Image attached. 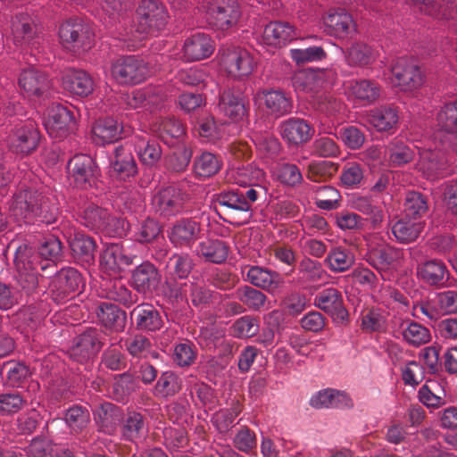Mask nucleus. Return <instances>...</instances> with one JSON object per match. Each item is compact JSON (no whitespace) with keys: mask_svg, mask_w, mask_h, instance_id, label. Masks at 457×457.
Returning a JSON list of instances; mask_svg holds the SVG:
<instances>
[{"mask_svg":"<svg viewBox=\"0 0 457 457\" xmlns=\"http://www.w3.org/2000/svg\"><path fill=\"white\" fill-rule=\"evenodd\" d=\"M11 216L18 222L38 221L52 224L56 221L58 209L51 200L41 194L23 191L15 195L11 206Z\"/></svg>","mask_w":457,"mask_h":457,"instance_id":"f257e3e1","label":"nucleus"},{"mask_svg":"<svg viewBox=\"0 0 457 457\" xmlns=\"http://www.w3.org/2000/svg\"><path fill=\"white\" fill-rule=\"evenodd\" d=\"M16 280L26 295L32 294L38 286V268L44 270L48 264L40 260L39 254L28 245H20L15 252Z\"/></svg>","mask_w":457,"mask_h":457,"instance_id":"f03ea898","label":"nucleus"},{"mask_svg":"<svg viewBox=\"0 0 457 457\" xmlns=\"http://www.w3.org/2000/svg\"><path fill=\"white\" fill-rule=\"evenodd\" d=\"M80 217L85 226L92 229H101L113 237H122L126 234V225L123 219L111 216L106 209L95 204H84L79 207Z\"/></svg>","mask_w":457,"mask_h":457,"instance_id":"7ed1b4c3","label":"nucleus"},{"mask_svg":"<svg viewBox=\"0 0 457 457\" xmlns=\"http://www.w3.org/2000/svg\"><path fill=\"white\" fill-rule=\"evenodd\" d=\"M62 46L74 54L89 50L94 43V32L90 26L79 19H71L59 29Z\"/></svg>","mask_w":457,"mask_h":457,"instance_id":"20e7f679","label":"nucleus"},{"mask_svg":"<svg viewBox=\"0 0 457 457\" xmlns=\"http://www.w3.org/2000/svg\"><path fill=\"white\" fill-rule=\"evenodd\" d=\"M108 334L97 328H88L79 334L69 350L70 357L84 363L95 357L108 341Z\"/></svg>","mask_w":457,"mask_h":457,"instance_id":"39448f33","label":"nucleus"},{"mask_svg":"<svg viewBox=\"0 0 457 457\" xmlns=\"http://www.w3.org/2000/svg\"><path fill=\"white\" fill-rule=\"evenodd\" d=\"M189 195L181 187L169 186L156 192L152 198V208L163 218L170 219L186 211Z\"/></svg>","mask_w":457,"mask_h":457,"instance_id":"423d86ee","label":"nucleus"},{"mask_svg":"<svg viewBox=\"0 0 457 457\" xmlns=\"http://www.w3.org/2000/svg\"><path fill=\"white\" fill-rule=\"evenodd\" d=\"M414 315L419 313L431 320H437L441 316L457 312V291L447 290L435 293L426 300L414 303Z\"/></svg>","mask_w":457,"mask_h":457,"instance_id":"0eeeda50","label":"nucleus"},{"mask_svg":"<svg viewBox=\"0 0 457 457\" xmlns=\"http://www.w3.org/2000/svg\"><path fill=\"white\" fill-rule=\"evenodd\" d=\"M136 31L140 34H154L164 29L169 15L165 6L156 0H143L137 10Z\"/></svg>","mask_w":457,"mask_h":457,"instance_id":"6e6552de","label":"nucleus"},{"mask_svg":"<svg viewBox=\"0 0 457 457\" xmlns=\"http://www.w3.org/2000/svg\"><path fill=\"white\" fill-rule=\"evenodd\" d=\"M148 65L135 55L118 59L112 66V75L120 84H138L149 75Z\"/></svg>","mask_w":457,"mask_h":457,"instance_id":"1a4fd4ad","label":"nucleus"},{"mask_svg":"<svg viewBox=\"0 0 457 457\" xmlns=\"http://www.w3.org/2000/svg\"><path fill=\"white\" fill-rule=\"evenodd\" d=\"M206 4L211 22L218 29L235 26L241 16L237 0H207Z\"/></svg>","mask_w":457,"mask_h":457,"instance_id":"9d476101","label":"nucleus"},{"mask_svg":"<svg viewBox=\"0 0 457 457\" xmlns=\"http://www.w3.org/2000/svg\"><path fill=\"white\" fill-rule=\"evenodd\" d=\"M74 112L73 106L54 104L44 121L48 135L59 140L63 138L75 124Z\"/></svg>","mask_w":457,"mask_h":457,"instance_id":"9b49d317","label":"nucleus"},{"mask_svg":"<svg viewBox=\"0 0 457 457\" xmlns=\"http://www.w3.org/2000/svg\"><path fill=\"white\" fill-rule=\"evenodd\" d=\"M420 170L429 179H436L450 174L449 160L445 156V143L443 148L436 145L434 148H426L420 151Z\"/></svg>","mask_w":457,"mask_h":457,"instance_id":"f8f14e48","label":"nucleus"},{"mask_svg":"<svg viewBox=\"0 0 457 457\" xmlns=\"http://www.w3.org/2000/svg\"><path fill=\"white\" fill-rule=\"evenodd\" d=\"M314 305L329 314L337 324L344 325L349 321V312L345 307L341 291L328 287L314 297Z\"/></svg>","mask_w":457,"mask_h":457,"instance_id":"ddd939ff","label":"nucleus"},{"mask_svg":"<svg viewBox=\"0 0 457 457\" xmlns=\"http://www.w3.org/2000/svg\"><path fill=\"white\" fill-rule=\"evenodd\" d=\"M392 82L403 91H412L424 82V76L414 61L401 58L392 68Z\"/></svg>","mask_w":457,"mask_h":457,"instance_id":"4468645a","label":"nucleus"},{"mask_svg":"<svg viewBox=\"0 0 457 457\" xmlns=\"http://www.w3.org/2000/svg\"><path fill=\"white\" fill-rule=\"evenodd\" d=\"M332 76V71L328 70H301L294 74L292 83L295 90L310 94L313 99L315 96L321 93Z\"/></svg>","mask_w":457,"mask_h":457,"instance_id":"2eb2a0df","label":"nucleus"},{"mask_svg":"<svg viewBox=\"0 0 457 457\" xmlns=\"http://www.w3.org/2000/svg\"><path fill=\"white\" fill-rule=\"evenodd\" d=\"M219 111L232 121L244 120L249 113V102L240 89L228 88L220 94Z\"/></svg>","mask_w":457,"mask_h":457,"instance_id":"dca6fc26","label":"nucleus"},{"mask_svg":"<svg viewBox=\"0 0 457 457\" xmlns=\"http://www.w3.org/2000/svg\"><path fill=\"white\" fill-rule=\"evenodd\" d=\"M221 62L226 71L236 79L249 76L255 66L252 54L241 47H230L224 51Z\"/></svg>","mask_w":457,"mask_h":457,"instance_id":"f3484780","label":"nucleus"},{"mask_svg":"<svg viewBox=\"0 0 457 457\" xmlns=\"http://www.w3.org/2000/svg\"><path fill=\"white\" fill-rule=\"evenodd\" d=\"M68 170L75 185L81 188L91 187L99 173L98 167L92 157L78 154L68 163Z\"/></svg>","mask_w":457,"mask_h":457,"instance_id":"a211bd4d","label":"nucleus"},{"mask_svg":"<svg viewBox=\"0 0 457 457\" xmlns=\"http://www.w3.org/2000/svg\"><path fill=\"white\" fill-rule=\"evenodd\" d=\"M162 275L159 270L150 262L137 265L131 272L130 285L138 294L154 293L160 286Z\"/></svg>","mask_w":457,"mask_h":457,"instance_id":"6ab92c4d","label":"nucleus"},{"mask_svg":"<svg viewBox=\"0 0 457 457\" xmlns=\"http://www.w3.org/2000/svg\"><path fill=\"white\" fill-rule=\"evenodd\" d=\"M39 132L33 121H27L15 128L8 138L11 151L16 154H28L34 151L39 142Z\"/></svg>","mask_w":457,"mask_h":457,"instance_id":"aec40b11","label":"nucleus"},{"mask_svg":"<svg viewBox=\"0 0 457 457\" xmlns=\"http://www.w3.org/2000/svg\"><path fill=\"white\" fill-rule=\"evenodd\" d=\"M201 224L190 218L177 220L168 231V237L175 247H191L199 238Z\"/></svg>","mask_w":457,"mask_h":457,"instance_id":"412c9836","label":"nucleus"},{"mask_svg":"<svg viewBox=\"0 0 457 457\" xmlns=\"http://www.w3.org/2000/svg\"><path fill=\"white\" fill-rule=\"evenodd\" d=\"M131 323L139 331L155 332L163 326L159 311L151 303H139L129 313Z\"/></svg>","mask_w":457,"mask_h":457,"instance_id":"4be33fe9","label":"nucleus"},{"mask_svg":"<svg viewBox=\"0 0 457 457\" xmlns=\"http://www.w3.org/2000/svg\"><path fill=\"white\" fill-rule=\"evenodd\" d=\"M109 160L110 175L117 179L126 180L137 173V166L131 151L123 145L115 147Z\"/></svg>","mask_w":457,"mask_h":457,"instance_id":"5701e85b","label":"nucleus"},{"mask_svg":"<svg viewBox=\"0 0 457 457\" xmlns=\"http://www.w3.org/2000/svg\"><path fill=\"white\" fill-rule=\"evenodd\" d=\"M215 202L216 204L224 209L226 214L239 213L243 215L242 220H228V222L233 224L237 223V225H242L248 222L251 217L250 206L245 201V198L242 195V191H221L219 194L215 195Z\"/></svg>","mask_w":457,"mask_h":457,"instance_id":"b1692460","label":"nucleus"},{"mask_svg":"<svg viewBox=\"0 0 457 457\" xmlns=\"http://www.w3.org/2000/svg\"><path fill=\"white\" fill-rule=\"evenodd\" d=\"M282 138L288 144L299 145L307 143L314 134V129L303 119L289 118L279 125Z\"/></svg>","mask_w":457,"mask_h":457,"instance_id":"393cba45","label":"nucleus"},{"mask_svg":"<svg viewBox=\"0 0 457 457\" xmlns=\"http://www.w3.org/2000/svg\"><path fill=\"white\" fill-rule=\"evenodd\" d=\"M418 277L431 287H444L448 285L450 272L441 260H429L421 262L417 268Z\"/></svg>","mask_w":457,"mask_h":457,"instance_id":"a878e982","label":"nucleus"},{"mask_svg":"<svg viewBox=\"0 0 457 457\" xmlns=\"http://www.w3.org/2000/svg\"><path fill=\"white\" fill-rule=\"evenodd\" d=\"M214 43L205 33H195L187 37L183 45V57L187 62L200 61L211 56Z\"/></svg>","mask_w":457,"mask_h":457,"instance_id":"bb28decb","label":"nucleus"},{"mask_svg":"<svg viewBox=\"0 0 457 457\" xmlns=\"http://www.w3.org/2000/svg\"><path fill=\"white\" fill-rule=\"evenodd\" d=\"M258 97L263 100L267 112L276 119L292 112L293 100L283 91L263 90L258 93Z\"/></svg>","mask_w":457,"mask_h":457,"instance_id":"cd10ccee","label":"nucleus"},{"mask_svg":"<svg viewBox=\"0 0 457 457\" xmlns=\"http://www.w3.org/2000/svg\"><path fill=\"white\" fill-rule=\"evenodd\" d=\"M83 285V279L79 271L74 268L67 267L54 276L51 287L60 297L65 298L73 293L79 292Z\"/></svg>","mask_w":457,"mask_h":457,"instance_id":"c85d7f7f","label":"nucleus"},{"mask_svg":"<svg viewBox=\"0 0 457 457\" xmlns=\"http://www.w3.org/2000/svg\"><path fill=\"white\" fill-rule=\"evenodd\" d=\"M296 37V29L289 22L273 21L265 26L262 41L265 45L280 47Z\"/></svg>","mask_w":457,"mask_h":457,"instance_id":"c756f323","label":"nucleus"},{"mask_svg":"<svg viewBox=\"0 0 457 457\" xmlns=\"http://www.w3.org/2000/svg\"><path fill=\"white\" fill-rule=\"evenodd\" d=\"M62 83L65 91L81 97L87 96L94 90V81L84 71H67L62 78Z\"/></svg>","mask_w":457,"mask_h":457,"instance_id":"7c9ffc66","label":"nucleus"},{"mask_svg":"<svg viewBox=\"0 0 457 457\" xmlns=\"http://www.w3.org/2000/svg\"><path fill=\"white\" fill-rule=\"evenodd\" d=\"M148 431L145 415L137 411H129L121 420L120 432L123 439L136 443L143 438Z\"/></svg>","mask_w":457,"mask_h":457,"instance_id":"2f4dec72","label":"nucleus"},{"mask_svg":"<svg viewBox=\"0 0 457 457\" xmlns=\"http://www.w3.org/2000/svg\"><path fill=\"white\" fill-rule=\"evenodd\" d=\"M11 30L14 44L30 45L37 36V28L28 13L19 12L12 19Z\"/></svg>","mask_w":457,"mask_h":457,"instance_id":"473e14b6","label":"nucleus"},{"mask_svg":"<svg viewBox=\"0 0 457 457\" xmlns=\"http://www.w3.org/2000/svg\"><path fill=\"white\" fill-rule=\"evenodd\" d=\"M18 83L28 96H44L50 87L46 75L34 67L22 71Z\"/></svg>","mask_w":457,"mask_h":457,"instance_id":"72a5a7b5","label":"nucleus"},{"mask_svg":"<svg viewBox=\"0 0 457 457\" xmlns=\"http://www.w3.org/2000/svg\"><path fill=\"white\" fill-rule=\"evenodd\" d=\"M101 295L129 308L136 304L139 297L122 283L120 279H110L101 285Z\"/></svg>","mask_w":457,"mask_h":457,"instance_id":"f704fd0d","label":"nucleus"},{"mask_svg":"<svg viewBox=\"0 0 457 457\" xmlns=\"http://www.w3.org/2000/svg\"><path fill=\"white\" fill-rule=\"evenodd\" d=\"M97 317L100 323L111 331L123 332L127 324V312L110 303H102L97 307Z\"/></svg>","mask_w":457,"mask_h":457,"instance_id":"c9c22d12","label":"nucleus"},{"mask_svg":"<svg viewBox=\"0 0 457 457\" xmlns=\"http://www.w3.org/2000/svg\"><path fill=\"white\" fill-rule=\"evenodd\" d=\"M120 409L111 403H104L94 411L95 420L99 431L106 435H113L120 422Z\"/></svg>","mask_w":457,"mask_h":457,"instance_id":"e433bc0d","label":"nucleus"},{"mask_svg":"<svg viewBox=\"0 0 457 457\" xmlns=\"http://www.w3.org/2000/svg\"><path fill=\"white\" fill-rule=\"evenodd\" d=\"M245 280L256 287L268 291L278 289L283 282L279 273L261 266L250 267Z\"/></svg>","mask_w":457,"mask_h":457,"instance_id":"4c0bfd02","label":"nucleus"},{"mask_svg":"<svg viewBox=\"0 0 457 457\" xmlns=\"http://www.w3.org/2000/svg\"><path fill=\"white\" fill-rule=\"evenodd\" d=\"M402 257V251L400 249L386 246L371 250L366 257L368 263L377 270L383 279H385L384 273L386 272L395 262Z\"/></svg>","mask_w":457,"mask_h":457,"instance_id":"58836bf2","label":"nucleus"},{"mask_svg":"<svg viewBox=\"0 0 457 457\" xmlns=\"http://www.w3.org/2000/svg\"><path fill=\"white\" fill-rule=\"evenodd\" d=\"M133 259L119 244H109L100 255V263L107 270L118 271L131 265Z\"/></svg>","mask_w":457,"mask_h":457,"instance_id":"ea45409f","label":"nucleus"},{"mask_svg":"<svg viewBox=\"0 0 457 457\" xmlns=\"http://www.w3.org/2000/svg\"><path fill=\"white\" fill-rule=\"evenodd\" d=\"M398 120V109L393 104L382 105L369 114L370 123L380 132L395 129Z\"/></svg>","mask_w":457,"mask_h":457,"instance_id":"a19ab883","label":"nucleus"},{"mask_svg":"<svg viewBox=\"0 0 457 457\" xmlns=\"http://www.w3.org/2000/svg\"><path fill=\"white\" fill-rule=\"evenodd\" d=\"M135 150L140 162L148 167H154L162 158V148L154 139L143 135H136L134 141Z\"/></svg>","mask_w":457,"mask_h":457,"instance_id":"79ce46f5","label":"nucleus"},{"mask_svg":"<svg viewBox=\"0 0 457 457\" xmlns=\"http://www.w3.org/2000/svg\"><path fill=\"white\" fill-rule=\"evenodd\" d=\"M328 31L336 37H344L354 29L352 16L344 9L329 12L323 19Z\"/></svg>","mask_w":457,"mask_h":457,"instance_id":"37998d69","label":"nucleus"},{"mask_svg":"<svg viewBox=\"0 0 457 457\" xmlns=\"http://www.w3.org/2000/svg\"><path fill=\"white\" fill-rule=\"evenodd\" d=\"M121 132V126L111 117L97 120L92 128L95 142L101 145L117 141L120 138Z\"/></svg>","mask_w":457,"mask_h":457,"instance_id":"c03bdc74","label":"nucleus"},{"mask_svg":"<svg viewBox=\"0 0 457 457\" xmlns=\"http://www.w3.org/2000/svg\"><path fill=\"white\" fill-rule=\"evenodd\" d=\"M347 88L350 95L363 104H370L377 101L381 91L379 84L371 79L349 81Z\"/></svg>","mask_w":457,"mask_h":457,"instance_id":"a18cd8bd","label":"nucleus"},{"mask_svg":"<svg viewBox=\"0 0 457 457\" xmlns=\"http://www.w3.org/2000/svg\"><path fill=\"white\" fill-rule=\"evenodd\" d=\"M229 247L226 242L219 239H206L196 247V254L206 262L220 264L228 256Z\"/></svg>","mask_w":457,"mask_h":457,"instance_id":"49530a36","label":"nucleus"},{"mask_svg":"<svg viewBox=\"0 0 457 457\" xmlns=\"http://www.w3.org/2000/svg\"><path fill=\"white\" fill-rule=\"evenodd\" d=\"M265 172L253 163L231 169L228 173L229 182L241 187L257 186L264 179Z\"/></svg>","mask_w":457,"mask_h":457,"instance_id":"de8ad7c7","label":"nucleus"},{"mask_svg":"<svg viewBox=\"0 0 457 457\" xmlns=\"http://www.w3.org/2000/svg\"><path fill=\"white\" fill-rule=\"evenodd\" d=\"M70 247L78 262L91 264L94 262L96 242L91 237L77 233L71 239Z\"/></svg>","mask_w":457,"mask_h":457,"instance_id":"09e8293b","label":"nucleus"},{"mask_svg":"<svg viewBox=\"0 0 457 457\" xmlns=\"http://www.w3.org/2000/svg\"><path fill=\"white\" fill-rule=\"evenodd\" d=\"M187 278H178L170 276H164L163 295L172 303H188V292L193 282Z\"/></svg>","mask_w":457,"mask_h":457,"instance_id":"8fccbe9b","label":"nucleus"},{"mask_svg":"<svg viewBox=\"0 0 457 457\" xmlns=\"http://www.w3.org/2000/svg\"><path fill=\"white\" fill-rule=\"evenodd\" d=\"M399 330L403 339L414 347L425 345L431 339L429 329L413 320H403L399 326Z\"/></svg>","mask_w":457,"mask_h":457,"instance_id":"3c124183","label":"nucleus"},{"mask_svg":"<svg viewBox=\"0 0 457 457\" xmlns=\"http://www.w3.org/2000/svg\"><path fill=\"white\" fill-rule=\"evenodd\" d=\"M195 266V260L187 253L172 254L166 265L165 275L178 278H187Z\"/></svg>","mask_w":457,"mask_h":457,"instance_id":"603ef678","label":"nucleus"},{"mask_svg":"<svg viewBox=\"0 0 457 457\" xmlns=\"http://www.w3.org/2000/svg\"><path fill=\"white\" fill-rule=\"evenodd\" d=\"M182 379L172 370L161 373L154 386V395L158 398H170L182 389Z\"/></svg>","mask_w":457,"mask_h":457,"instance_id":"864d4df0","label":"nucleus"},{"mask_svg":"<svg viewBox=\"0 0 457 457\" xmlns=\"http://www.w3.org/2000/svg\"><path fill=\"white\" fill-rule=\"evenodd\" d=\"M354 262L355 258L353 252L343 246L332 247L325 258V263L328 269L336 273L347 271Z\"/></svg>","mask_w":457,"mask_h":457,"instance_id":"5fc2aeb1","label":"nucleus"},{"mask_svg":"<svg viewBox=\"0 0 457 457\" xmlns=\"http://www.w3.org/2000/svg\"><path fill=\"white\" fill-rule=\"evenodd\" d=\"M345 58L350 66L364 67L376 59V53L370 46L363 42H356L346 49Z\"/></svg>","mask_w":457,"mask_h":457,"instance_id":"6e6d98bb","label":"nucleus"},{"mask_svg":"<svg viewBox=\"0 0 457 457\" xmlns=\"http://www.w3.org/2000/svg\"><path fill=\"white\" fill-rule=\"evenodd\" d=\"M137 380L129 372L115 375L110 386V395L117 402H126L137 388Z\"/></svg>","mask_w":457,"mask_h":457,"instance_id":"4d7b16f0","label":"nucleus"},{"mask_svg":"<svg viewBox=\"0 0 457 457\" xmlns=\"http://www.w3.org/2000/svg\"><path fill=\"white\" fill-rule=\"evenodd\" d=\"M222 162L215 154L210 152H203L197 155L193 163V170L198 178H210L221 169Z\"/></svg>","mask_w":457,"mask_h":457,"instance_id":"13d9d810","label":"nucleus"},{"mask_svg":"<svg viewBox=\"0 0 457 457\" xmlns=\"http://www.w3.org/2000/svg\"><path fill=\"white\" fill-rule=\"evenodd\" d=\"M422 230V225L420 222H415L411 220H400L395 222L391 231L395 236V239L399 243L408 244L418 238Z\"/></svg>","mask_w":457,"mask_h":457,"instance_id":"bf43d9fd","label":"nucleus"},{"mask_svg":"<svg viewBox=\"0 0 457 457\" xmlns=\"http://www.w3.org/2000/svg\"><path fill=\"white\" fill-rule=\"evenodd\" d=\"M120 347L134 358H145L152 350V343L148 337L142 334H136L126 338H120Z\"/></svg>","mask_w":457,"mask_h":457,"instance_id":"052dcab7","label":"nucleus"},{"mask_svg":"<svg viewBox=\"0 0 457 457\" xmlns=\"http://www.w3.org/2000/svg\"><path fill=\"white\" fill-rule=\"evenodd\" d=\"M337 171V164L329 161H314L308 165L306 177L312 182H326Z\"/></svg>","mask_w":457,"mask_h":457,"instance_id":"680f3d73","label":"nucleus"},{"mask_svg":"<svg viewBox=\"0 0 457 457\" xmlns=\"http://www.w3.org/2000/svg\"><path fill=\"white\" fill-rule=\"evenodd\" d=\"M436 120L438 127L448 135L457 134V102L445 104L437 113Z\"/></svg>","mask_w":457,"mask_h":457,"instance_id":"e2e57ef3","label":"nucleus"},{"mask_svg":"<svg viewBox=\"0 0 457 457\" xmlns=\"http://www.w3.org/2000/svg\"><path fill=\"white\" fill-rule=\"evenodd\" d=\"M291 59L298 65L307 62H320L327 57L324 48L320 46L305 48H293L289 51Z\"/></svg>","mask_w":457,"mask_h":457,"instance_id":"0e129e2a","label":"nucleus"},{"mask_svg":"<svg viewBox=\"0 0 457 457\" xmlns=\"http://www.w3.org/2000/svg\"><path fill=\"white\" fill-rule=\"evenodd\" d=\"M233 445L238 451L248 454L256 455L257 438L255 433L248 427L243 426L233 438Z\"/></svg>","mask_w":457,"mask_h":457,"instance_id":"69168bd1","label":"nucleus"},{"mask_svg":"<svg viewBox=\"0 0 457 457\" xmlns=\"http://www.w3.org/2000/svg\"><path fill=\"white\" fill-rule=\"evenodd\" d=\"M353 208L368 216V220L371 223L372 228H377L383 221L382 210L372 204L371 200L368 197H357L353 201Z\"/></svg>","mask_w":457,"mask_h":457,"instance_id":"338daca9","label":"nucleus"},{"mask_svg":"<svg viewBox=\"0 0 457 457\" xmlns=\"http://www.w3.org/2000/svg\"><path fill=\"white\" fill-rule=\"evenodd\" d=\"M196 358L197 349L190 341L179 343L174 347L172 360L179 367H189L195 363Z\"/></svg>","mask_w":457,"mask_h":457,"instance_id":"774afa93","label":"nucleus"}]
</instances>
